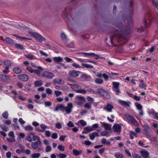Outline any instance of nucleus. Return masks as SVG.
<instances>
[{
	"label": "nucleus",
	"instance_id": "obj_1",
	"mask_svg": "<svg viewBox=\"0 0 158 158\" xmlns=\"http://www.w3.org/2000/svg\"><path fill=\"white\" fill-rule=\"evenodd\" d=\"M131 31L130 27L127 26L126 27L123 29V30L120 31L117 30L115 31L114 34L110 36V41L111 43L113 41L119 42L122 41L123 40H126V38L125 34L129 33Z\"/></svg>",
	"mask_w": 158,
	"mask_h": 158
},
{
	"label": "nucleus",
	"instance_id": "obj_2",
	"mask_svg": "<svg viewBox=\"0 0 158 158\" xmlns=\"http://www.w3.org/2000/svg\"><path fill=\"white\" fill-rule=\"evenodd\" d=\"M125 115L128 120L129 123H132L136 126L138 124L137 122L133 116L130 115L128 114H126Z\"/></svg>",
	"mask_w": 158,
	"mask_h": 158
},
{
	"label": "nucleus",
	"instance_id": "obj_3",
	"mask_svg": "<svg viewBox=\"0 0 158 158\" xmlns=\"http://www.w3.org/2000/svg\"><path fill=\"white\" fill-rule=\"evenodd\" d=\"M85 98L84 97L79 96H77L75 101V103L77 105L81 106L85 101Z\"/></svg>",
	"mask_w": 158,
	"mask_h": 158
},
{
	"label": "nucleus",
	"instance_id": "obj_4",
	"mask_svg": "<svg viewBox=\"0 0 158 158\" xmlns=\"http://www.w3.org/2000/svg\"><path fill=\"white\" fill-rule=\"evenodd\" d=\"M97 93L99 94L102 96L106 98H108L109 97L108 93L104 89H98L97 90Z\"/></svg>",
	"mask_w": 158,
	"mask_h": 158
},
{
	"label": "nucleus",
	"instance_id": "obj_5",
	"mask_svg": "<svg viewBox=\"0 0 158 158\" xmlns=\"http://www.w3.org/2000/svg\"><path fill=\"white\" fill-rule=\"evenodd\" d=\"M42 76L46 78L51 79L54 77V75L52 73L45 71L43 73Z\"/></svg>",
	"mask_w": 158,
	"mask_h": 158
},
{
	"label": "nucleus",
	"instance_id": "obj_6",
	"mask_svg": "<svg viewBox=\"0 0 158 158\" xmlns=\"http://www.w3.org/2000/svg\"><path fill=\"white\" fill-rule=\"evenodd\" d=\"M151 19V15L149 14H147L145 16V19L144 22L145 27L148 26V23H150Z\"/></svg>",
	"mask_w": 158,
	"mask_h": 158
},
{
	"label": "nucleus",
	"instance_id": "obj_7",
	"mask_svg": "<svg viewBox=\"0 0 158 158\" xmlns=\"http://www.w3.org/2000/svg\"><path fill=\"white\" fill-rule=\"evenodd\" d=\"M113 89L114 91L117 93H120V91L118 87L119 83L117 82H112Z\"/></svg>",
	"mask_w": 158,
	"mask_h": 158
},
{
	"label": "nucleus",
	"instance_id": "obj_8",
	"mask_svg": "<svg viewBox=\"0 0 158 158\" xmlns=\"http://www.w3.org/2000/svg\"><path fill=\"white\" fill-rule=\"evenodd\" d=\"M73 107V104L72 103H69L68 104L67 106L64 107V109L67 114H69L71 112Z\"/></svg>",
	"mask_w": 158,
	"mask_h": 158
},
{
	"label": "nucleus",
	"instance_id": "obj_9",
	"mask_svg": "<svg viewBox=\"0 0 158 158\" xmlns=\"http://www.w3.org/2000/svg\"><path fill=\"white\" fill-rule=\"evenodd\" d=\"M0 79L1 80L4 82H7L10 80L9 76L5 74L0 75Z\"/></svg>",
	"mask_w": 158,
	"mask_h": 158
},
{
	"label": "nucleus",
	"instance_id": "obj_10",
	"mask_svg": "<svg viewBox=\"0 0 158 158\" xmlns=\"http://www.w3.org/2000/svg\"><path fill=\"white\" fill-rule=\"evenodd\" d=\"M41 145V143L40 140L37 141L35 142H32L31 143L32 147L34 149H36L38 147Z\"/></svg>",
	"mask_w": 158,
	"mask_h": 158
},
{
	"label": "nucleus",
	"instance_id": "obj_11",
	"mask_svg": "<svg viewBox=\"0 0 158 158\" xmlns=\"http://www.w3.org/2000/svg\"><path fill=\"white\" fill-rule=\"evenodd\" d=\"M18 77L19 79L24 81H27L28 79V77L25 74L19 75L18 76Z\"/></svg>",
	"mask_w": 158,
	"mask_h": 158
},
{
	"label": "nucleus",
	"instance_id": "obj_12",
	"mask_svg": "<svg viewBox=\"0 0 158 158\" xmlns=\"http://www.w3.org/2000/svg\"><path fill=\"white\" fill-rule=\"evenodd\" d=\"M118 102L120 104L125 106L129 107L130 106V104L131 103L130 102H126L120 100H119Z\"/></svg>",
	"mask_w": 158,
	"mask_h": 158
},
{
	"label": "nucleus",
	"instance_id": "obj_13",
	"mask_svg": "<svg viewBox=\"0 0 158 158\" xmlns=\"http://www.w3.org/2000/svg\"><path fill=\"white\" fill-rule=\"evenodd\" d=\"M113 129L115 132H119L121 131L120 126L118 124H115L113 126Z\"/></svg>",
	"mask_w": 158,
	"mask_h": 158
},
{
	"label": "nucleus",
	"instance_id": "obj_14",
	"mask_svg": "<svg viewBox=\"0 0 158 158\" xmlns=\"http://www.w3.org/2000/svg\"><path fill=\"white\" fill-rule=\"evenodd\" d=\"M142 156L144 158H149V152L146 150L142 151H141Z\"/></svg>",
	"mask_w": 158,
	"mask_h": 158
},
{
	"label": "nucleus",
	"instance_id": "obj_15",
	"mask_svg": "<svg viewBox=\"0 0 158 158\" xmlns=\"http://www.w3.org/2000/svg\"><path fill=\"white\" fill-rule=\"evenodd\" d=\"M71 88L77 93V92H78L80 89H81V87L78 85L75 84L72 85Z\"/></svg>",
	"mask_w": 158,
	"mask_h": 158
},
{
	"label": "nucleus",
	"instance_id": "obj_16",
	"mask_svg": "<svg viewBox=\"0 0 158 158\" xmlns=\"http://www.w3.org/2000/svg\"><path fill=\"white\" fill-rule=\"evenodd\" d=\"M70 76L74 77H76L78 76L77 72L74 70L70 71L69 72Z\"/></svg>",
	"mask_w": 158,
	"mask_h": 158
},
{
	"label": "nucleus",
	"instance_id": "obj_17",
	"mask_svg": "<svg viewBox=\"0 0 158 158\" xmlns=\"http://www.w3.org/2000/svg\"><path fill=\"white\" fill-rule=\"evenodd\" d=\"M25 56L27 58L31 60L36 59L35 56L32 54L29 53L28 55H25Z\"/></svg>",
	"mask_w": 158,
	"mask_h": 158
},
{
	"label": "nucleus",
	"instance_id": "obj_18",
	"mask_svg": "<svg viewBox=\"0 0 158 158\" xmlns=\"http://www.w3.org/2000/svg\"><path fill=\"white\" fill-rule=\"evenodd\" d=\"M16 48H17L21 50H24V48L23 47V45L20 44H18L17 43H15L14 44Z\"/></svg>",
	"mask_w": 158,
	"mask_h": 158
},
{
	"label": "nucleus",
	"instance_id": "obj_19",
	"mask_svg": "<svg viewBox=\"0 0 158 158\" xmlns=\"http://www.w3.org/2000/svg\"><path fill=\"white\" fill-rule=\"evenodd\" d=\"M102 124L106 130L109 131L111 129V126L109 124L103 123H102Z\"/></svg>",
	"mask_w": 158,
	"mask_h": 158
},
{
	"label": "nucleus",
	"instance_id": "obj_20",
	"mask_svg": "<svg viewBox=\"0 0 158 158\" xmlns=\"http://www.w3.org/2000/svg\"><path fill=\"white\" fill-rule=\"evenodd\" d=\"M61 38L64 42H65L67 41V36L65 34L62 32L60 35Z\"/></svg>",
	"mask_w": 158,
	"mask_h": 158
},
{
	"label": "nucleus",
	"instance_id": "obj_21",
	"mask_svg": "<svg viewBox=\"0 0 158 158\" xmlns=\"http://www.w3.org/2000/svg\"><path fill=\"white\" fill-rule=\"evenodd\" d=\"M139 82L140 84L139 85V86L142 89L145 87H146L147 86V85L144 83L143 81V80H140L139 81Z\"/></svg>",
	"mask_w": 158,
	"mask_h": 158
},
{
	"label": "nucleus",
	"instance_id": "obj_22",
	"mask_svg": "<svg viewBox=\"0 0 158 158\" xmlns=\"http://www.w3.org/2000/svg\"><path fill=\"white\" fill-rule=\"evenodd\" d=\"M14 72L18 74L22 72V70L19 67H15L13 69Z\"/></svg>",
	"mask_w": 158,
	"mask_h": 158
},
{
	"label": "nucleus",
	"instance_id": "obj_23",
	"mask_svg": "<svg viewBox=\"0 0 158 158\" xmlns=\"http://www.w3.org/2000/svg\"><path fill=\"white\" fill-rule=\"evenodd\" d=\"M53 59L55 62L56 63H58L62 61L63 59L62 57H55L53 58Z\"/></svg>",
	"mask_w": 158,
	"mask_h": 158
},
{
	"label": "nucleus",
	"instance_id": "obj_24",
	"mask_svg": "<svg viewBox=\"0 0 158 158\" xmlns=\"http://www.w3.org/2000/svg\"><path fill=\"white\" fill-rule=\"evenodd\" d=\"M6 42L8 44H10L13 45H14L15 44L14 41L10 38H6Z\"/></svg>",
	"mask_w": 158,
	"mask_h": 158
},
{
	"label": "nucleus",
	"instance_id": "obj_25",
	"mask_svg": "<svg viewBox=\"0 0 158 158\" xmlns=\"http://www.w3.org/2000/svg\"><path fill=\"white\" fill-rule=\"evenodd\" d=\"M53 82L54 83H57L58 84H62L61 82H62V80L59 78H56L53 80Z\"/></svg>",
	"mask_w": 158,
	"mask_h": 158
},
{
	"label": "nucleus",
	"instance_id": "obj_26",
	"mask_svg": "<svg viewBox=\"0 0 158 158\" xmlns=\"http://www.w3.org/2000/svg\"><path fill=\"white\" fill-rule=\"evenodd\" d=\"M113 108L112 105L110 104H108L106 106V109L109 112H111V110Z\"/></svg>",
	"mask_w": 158,
	"mask_h": 158
},
{
	"label": "nucleus",
	"instance_id": "obj_27",
	"mask_svg": "<svg viewBox=\"0 0 158 158\" xmlns=\"http://www.w3.org/2000/svg\"><path fill=\"white\" fill-rule=\"evenodd\" d=\"M101 143L103 144L110 145V142L109 141H107L106 138H103L101 140Z\"/></svg>",
	"mask_w": 158,
	"mask_h": 158
},
{
	"label": "nucleus",
	"instance_id": "obj_28",
	"mask_svg": "<svg viewBox=\"0 0 158 158\" xmlns=\"http://www.w3.org/2000/svg\"><path fill=\"white\" fill-rule=\"evenodd\" d=\"M82 65L86 68L92 69L94 68L93 66L85 64H82Z\"/></svg>",
	"mask_w": 158,
	"mask_h": 158
},
{
	"label": "nucleus",
	"instance_id": "obj_29",
	"mask_svg": "<svg viewBox=\"0 0 158 158\" xmlns=\"http://www.w3.org/2000/svg\"><path fill=\"white\" fill-rule=\"evenodd\" d=\"M31 35L35 38L36 40L39 37L40 35L37 33H31Z\"/></svg>",
	"mask_w": 158,
	"mask_h": 158
},
{
	"label": "nucleus",
	"instance_id": "obj_30",
	"mask_svg": "<svg viewBox=\"0 0 158 158\" xmlns=\"http://www.w3.org/2000/svg\"><path fill=\"white\" fill-rule=\"evenodd\" d=\"M114 156L116 158H123V156L122 154L119 152L115 153Z\"/></svg>",
	"mask_w": 158,
	"mask_h": 158
},
{
	"label": "nucleus",
	"instance_id": "obj_31",
	"mask_svg": "<svg viewBox=\"0 0 158 158\" xmlns=\"http://www.w3.org/2000/svg\"><path fill=\"white\" fill-rule=\"evenodd\" d=\"M31 64L33 67L35 68H38V69L41 70V71H43V68L41 67L37 66L36 64H35V63H31Z\"/></svg>",
	"mask_w": 158,
	"mask_h": 158
},
{
	"label": "nucleus",
	"instance_id": "obj_32",
	"mask_svg": "<svg viewBox=\"0 0 158 158\" xmlns=\"http://www.w3.org/2000/svg\"><path fill=\"white\" fill-rule=\"evenodd\" d=\"M40 156L39 153H34L32 154L31 156L32 158H38Z\"/></svg>",
	"mask_w": 158,
	"mask_h": 158
},
{
	"label": "nucleus",
	"instance_id": "obj_33",
	"mask_svg": "<svg viewBox=\"0 0 158 158\" xmlns=\"http://www.w3.org/2000/svg\"><path fill=\"white\" fill-rule=\"evenodd\" d=\"M35 84L36 86H39L42 85V81L41 80L37 81L35 82Z\"/></svg>",
	"mask_w": 158,
	"mask_h": 158
},
{
	"label": "nucleus",
	"instance_id": "obj_34",
	"mask_svg": "<svg viewBox=\"0 0 158 158\" xmlns=\"http://www.w3.org/2000/svg\"><path fill=\"white\" fill-rule=\"evenodd\" d=\"M4 64L7 66H10L11 64V62L9 60H5L3 62Z\"/></svg>",
	"mask_w": 158,
	"mask_h": 158
},
{
	"label": "nucleus",
	"instance_id": "obj_35",
	"mask_svg": "<svg viewBox=\"0 0 158 158\" xmlns=\"http://www.w3.org/2000/svg\"><path fill=\"white\" fill-rule=\"evenodd\" d=\"M25 129L27 131H31L33 130V128L31 126L27 125L25 127Z\"/></svg>",
	"mask_w": 158,
	"mask_h": 158
},
{
	"label": "nucleus",
	"instance_id": "obj_36",
	"mask_svg": "<svg viewBox=\"0 0 158 158\" xmlns=\"http://www.w3.org/2000/svg\"><path fill=\"white\" fill-rule=\"evenodd\" d=\"M2 117L5 119H7L8 118V114L7 111H6L2 114Z\"/></svg>",
	"mask_w": 158,
	"mask_h": 158
},
{
	"label": "nucleus",
	"instance_id": "obj_37",
	"mask_svg": "<svg viewBox=\"0 0 158 158\" xmlns=\"http://www.w3.org/2000/svg\"><path fill=\"white\" fill-rule=\"evenodd\" d=\"M109 132L106 131H104L101 132V135L102 136L109 135Z\"/></svg>",
	"mask_w": 158,
	"mask_h": 158
},
{
	"label": "nucleus",
	"instance_id": "obj_38",
	"mask_svg": "<svg viewBox=\"0 0 158 158\" xmlns=\"http://www.w3.org/2000/svg\"><path fill=\"white\" fill-rule=\"evenodd\" d=\"M73 153L76 156L80 155L81 152V151L79 152L76 149L73 150Z\"/></svg>",
	"mask_w": 158,
	"mask_h": 158
},
{
	"label": "nucleus",
	"instance_id": "obj_39",
	"mask_svg": "<svg viewBox=\"0 0 158 158\" xmlns=\"http://www.w3.org/2000/svg\"><path fill=\"white\" fill-rule=\"evenodd\" d=\"M95 82L96 83L98 84H102L103 82V80L101 78H97L95 80Z\"/></svg>",
	"mask_w": 158,
	"mask_h": 158
},
{
	"label": "nucleus",
	"instance_id": "obj_40",
	"mask_svg": "<svg viewBox=\"0 0 158 158\" xmlns=\"http://www.w3.org/2000/svg\"><path fill=\"white\" fill-rule=\"evenodd\" d=\"M39 42H42L45 40L44 38L42 36L40 35L39 37H38L37 39Z\"/></svg>",
	"mask_w": 158,
	"mask_h": 158
},
{
	"label": "nucleus",
	"instance_id": "obj_41",
	"mask_svg": "<svg viewBox=\"0 0 158 158\" xmlns=\"http://www.w3.org/2000/svg\"><path fill=\"white\" fill-rule=\"evenodd\" d=\"M135 105L138 110H142V106L140 104L138 103H136Z\"/></svg>",
	"mask_w": 158,
	"mask_h": 158
},
{
	"label": "nucleus",
	"instance_id": "obj_42",
	"mask_svg": "<svg viewBox=\"0 0 158 158\" xmlns=\"http://www.w3.org/2000/svg\"><path fill=\"white\" fill-rule=\"evenodd\" d=\"M72 65L73 67L75 68H82L80 66L79 64L75 63H74L72 64ZM83 68L84 67L82 68Z\"/></svg>",
	"mask_w": 158,
	"mask_h": 158
},
{
	"label": "nucleus",
	"instance_id": "obj_43",
	"mask_svg": "<svg viewBox=\"0 0 158 158\" xmlns=\"http://www.w3.org/2000/svg\"><path fill=\"white\" fill-rule=\"evenodd\" d=\"M85 129L88 131H91L95 130V129L93 128L92 127H88L85 128Z\"/></svg>",
	"mask_w": 158,
	"mask_h": 158
},
{
	"label": "nucleus",
	"instance_id": "obj_44",
	"mask_svg": "<svg viewBox=\"0 0 158 158\" xmlns=\"http://www.w3.org/2000/svg\"><path fill=\"white\" fill-rule=\"evenodd\" d=\"M136 134V133L135 132L133 131H131L130 132V134L129 135L130 138L131 139H133L134 138L133 135H135Z\"/></svg>",
	"mask_w": 158,
	"mask_h": 158
},
{
	"label": "nucleus",
	"instance_id": "obj_45",
	"mask_svg": "<svg viewBox=\"0 0 158 158\" xmlns=\"http://www.w3.org/2000/svg\"><path fill=\"white\" fill-rule=\"evenodd\" d=\"M41 70L40 69H34L33 72L35 73V74L38 75H40L41 73Z\"/></svg>",
	"mask_w": 158,
	"mask_h": 158
},
{
	"label": "nucleus",
	"instance_id": "obj_46",
	"mask_svg": "<svg viewBox=\"0 0 158 158\" xmlns=\"http://www.w3.org/2000/svg\"><path fill=\"white\" fill-rule=\"evenodd\" d=\"M81 124L83 126H85L86 125V123L83 120H81L79 121Z\"/></svg>",
	"mask_w": 158,
	"mask_h": 158
},
{
	"label": "nucleus",
	"instance_id": "obj_47",
	"mask_svg": "<svg viewBox=\"0 0 158 158\" xmlns=\"http://www.w3.org/2000/svg\"><path fill=\"white\" fill-rule=\"evenodd\" d=\"M89 136L90 137V139L92 140H94L95 137V136L94 133H90L89 135Z\"/></svg>",
	"mask_w": 158,
	"mask_h": 158
},
{
	"label": "nucleus",
	"instance_id": "obj_48",
	"mask_svg": "<svg viewBox=\"0 0 158 158\" xmlns=\"http://www.w3.org/2000/svg\"><path fill=\"white\" fill-rule=\"evenodd\" d=\"M58 148L61 151H64V148L61 145H59L58 146Z\"/></svg>",
	"mask_w": 158,
	"mask_h": 158
},
{
	"label": "nucleus",
	"instance_id": "obj_49",
	"mask_svg": "<svg viewBox=\"0 0 158 158\" xmlns=\"http://www.w3.org/2000/svg\"><path fill=\"white\" fill-rule=\"evenodd\" d=\"M143 127L145 132L148 131L149 130V127L147 125H145L143 126Z\"/></svg>",
	"mask_w": 158,
	"mask_h": 158
},
{
	"label": "nucleus",
	"instance_id": "obj_50",
	"mask_svg": "<svg viewBox=\"0 0 158 158\" xmlns=\"http://www.w3.org/2000/svg\"><path fill=\"white\" fill-rule=\"evenodd\" d=\"M55 94L56 97H58L61 94L62 92L59 91H55Z\"/></svg>",
	"mask_w": 158,
	"mask_h": 158
},
{
	"label": "nucleus",
	"instance_id": "obj_51",
	"mask_svg": "<svg viewBox=\"0 0 158 158\" xmlns=\"http://www.w3.org/2000/svg\"><path fill=\"white\" fill-rule=\"evenodd\" d=\"M152 4L156 7L158 6V2L155 0H152Z\"/></svg>",
	"mask_w": 158,
	"mask_h": 158
},
{
	"label": "nucleus",
	"instance_id": "obj_52",
	"mask_svg": "<svg viewBox=\"0 0 158 158\" xmlns=\"http://www.w3.org/2000/svg\"><path fill=\"white\" fill-rule=\"evenodd\" d=\"M9 72V68L7 66L5 68V69L3 70L2 72L3 73H7Z\"/></svg>",
	"mask_w": 158,
	"mask_h": 158
},
{
	"label": "nucleus",
	"instance_id": "obj_53",
	"mask_svg": "<svg viewBox=\"0 0 158 158\" xmlns=\"http://www.w3.org/2000/svg\"><path fill=\"white\" fill-rule=\"evenodd\" d=\"M84 107L85 108H86L88 109H89L91 108V105L89 103H86L84 105Z\"/></svg>",
	"mask_w": 158,
	"mask_h": 158
},
{
	"label": "nucleus",
	"instance_id": "obj_54",
	"mask_svg": "<svg viewBox=\"0 0 158 158\" xmlns=\"http://www.w3.org/2000/svg\"><path fill=\"white\" fill-rule=\"evenodd\" d=\"M46 93L49 94H51L52 93V90L49 88H47L46 89Z\"/></svg>",
	"mask_w": 158,
	"mask_h": 158
},
{
	"label": "nucleus",
	"instance_id": "obj_55",
	"mask_svg": "<svg viewBox=\"0 0 158 158\" xmlns=\"http://www.w3.org/2000/svg\"><path fill=\"white\" fill-rule=\"evenodd\" d=\"M132 156L134 158H141V156L136 153L133 154Z\"/></svg>",
	"mask_w": 158,
	"mask_h": 158
},
{
	"label": "nucleus",
	"instance_id": "obj_56",
	"mask_svg": "<svg viewBox=\"0 0 158 158\" xmlns=\"http://www.w3.org/2000/svg\"><path fill=\"white\" fill-rule=\"evenodd\" d=\"M67 125L70 127H73L74 126V124L70 121L67 124Z\"/></svg>",
	"mask_w": 158,
	"mask_h": 158
},
{
	"label": "nucleus",
	"instance_id": "obj_57",
	"mask_svg": "<svg viewBox=\"0 0 158 158\" xmlns=\"http://www.w3.org/2000/svg\"><path fill=\"white\" fill-rule=\"evenodd\" d=\"M58 137L57 134L56 133H54L52 134V137L54 139H56Z\"/></svg>",
	"mask_w": 158,
	"mask_h": 158
},
{
	"label": "nucleus",
	"instance_id": "obj_58",
	"mask_svg": "<svg viewBox=\"0 0 158 158\" xmlns=\"http://www.w3.org/2000/svg\"><path fill=\"white\" fill-rule=\"evenodd\" d=\"M44 103L46 106H50L52 105L51 102L50 101L45 102Z\"/></svg>",
	"mask_w": 158,
	"mask_h": 158
},
{
	"label": "nucleus",
	"instance_id": "obj_59",
	"mask_svg": "<svg viewBox=\"0 0 158 158\" xmlns=\"http://www.w3.org/2000/svg\"><path fill=\"white\" fill-rule=\"evenodd\" d=\"M8 141L9 142H12L15 141V140L14 137H12L10 138L7 139Z\"/></svg>",
	"mask_w": 158,
	"mask_h": 158
},
{
	"label": "nucleus",
	"instance_id": "obj_60",
	"mask_svg": "<svg viewBox=\"0 0 158 158\" xmlns=\"http://www.w3.org/2000/svg\"><path fill=\"white\" fill-rule=\"evenodd\" d=\"M56 127L58 129H60L62 127L60 123H57L56 124Z\"/></svg>",
	"mask_w": 158,
	"mask_h": 158
},
{
	"label": "nucleus",
	"instance_id": "obj_61",
	"mask_svg": "<svg viewBox=\"0 0 158 158\" xmlns=\"http://www.w3.org/2000/svg\"><path fill=\"white\" fill-rule=\"evenodd\" d=\"M45 135L48 137H49L51 136V132L49 131H45Z\"/></svg>",
	"mask_w": 158,
	"mask_h": 158
},
{
	"label": "nucleus",
	"instance_id": "obj_62",
	"mask_svg": "<svg viewBox=\"0 0 158 158\" xmlns=\"http://www.w3.org/2000/svg\"><path fill=\"white\" fill-rule=\"evenodd\" d=\"M51 148L50 146H47L46 148V151L47 152H50L51 151Z\"/></svg>",
	"mask_w": 158,
	"mask_h": 158
},
{
	"label": "nucleus",
	"instance_id": "obj_63",
	"mask_svg": "<svg viewBox=\"0 0 158 158\" xmlns=\"http://www.w3.org/2000/svg\"><path fill=\"white\" fill-rule=\"evenodd\" d=\"M116 26L119 29H122L123 27V25L121 23H119L116 25Z\"/></svg>",
	"mask_w": 158,
	"mask_h": 158
},
{
	"label": "nucleus",
	"instance_id": "obj_64",
	"mask_svg": "<svg viewBox=\"0 0 158 158\" xmlns=\"http://www.w3.org/2000/svg\"><path fill=\"white\" fill-rule=\"evenodd\" d=\"M68 11L69 9L67 8H66L64 10V11L63 14L65 15V16L67 15Z\"/></svg>",
	"mask_w": 158,
	"mask_h": 158
}]
</instances>
